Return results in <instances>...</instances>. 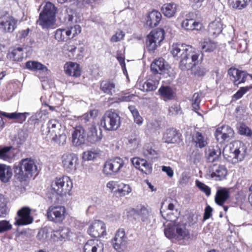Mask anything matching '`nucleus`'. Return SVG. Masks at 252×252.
Here are the masks:
<instances>
[{
	"label": "nucleus",
	"mask_w": 252,
	"mask_h": 252,
	"mask_svg": "<svg viewBox=\"0 0 252 252\" xmlns=\"http://www.w3.org/2000/svg\"><path fill=\"white\" fill-rule=\"evenodd\" d=\"M6 214V200L3 195L0 194V217H4Z\"/></svg>",
	"instance_id": "51"
},
{
	"label": "nucleus",
	"mask_w": 252,
	"mask_h": 252,
	"mask_svg": "<svg viewBox=\"0 0 252 252\" xmlns=\"http://www.w3.org/2000/svg\"><path fill=\"white\" fill-rule=\"evenodd\" d=\"M87 135L89 141L92 144H95L100 142L102 139V130L100 127L92 126L89 128Z\"/></svg>",
	"instance_id": "24"
},
{
	"label": "nucleus",
	"mask_w": 252,
	"mask_h": 252,
	"mask_svg": "<svg viewBox=\"0 0 252 252\" xmlns=\"http://www.w3.org/2000/svg\"><path fill=\"white\" fill-rule=\"evenodd\" d=\"M169 111L172 115H178L182 113L181 107L177 104L170 107L169 109Z\"/></svg>",
	"instance_id": "61"
},
{
	"label": "nucleus",
	"mask_w": 252,
	"mask_h": 252,
	"mask_svg": "<svg viewBox=\"0 0 252 252\" xmlns=\"http://www.w3.org/2000/svg\"><path fill=\"white\" fill-rule=\"evenodd\" d=\"M158 84V80L149 79L145 82H140L139 88L143 92H147L156 90Z\"/></svg>",
	"instance_id": "29"
},
{
	"label": "nucleus",
	"mask_w": 252,
	"mask_h": 252,
	"mask_svg": "<svg viewBox=\"0 0 252 252\" xmlns=\"http://www.w3.org/2000/svg\"><path fill=\"white\" fill-rule=\"evenodd\" d=\"M240 133L241 134L251 136L252 135V131L245 125L241 126L239 128Z\"/></svg>",
	"instance_id": "62"
},
{
	"label": "nucleus",
	"mask_w": 252,
	"mask_h": 252,
	"mask_svg": "<svg viewBox=\"0 0 252 252\" xmlns=\"http://www.w3.org/2000/svg\"><path fill=\"white\" fill-rule=\"evenodd\" d=\"M228 1L233 8L241 10L248 5L250 0H228Z\"/></svg>",
	"instance_id": "47"
},
{
	"label": "nucleus",
	"mask_w": 252,
	"mask_h": 252,
	"mask_svg": "<svg viewBox=\"0 0 252 252\" xmlns=\"http://www.w3.org/2000/svg\"><path fill=\"white\" fill-rule=\"evenodd\" d=\"M11 146L4 147L0 148V160L9 162L14 158L15 155L12 151Z\"/></svg>",
	"instance_id": "38"
},
{
	"label": "nucleus",
	"mask_w": 252,
	"mask_h": 252,
	"mask_svg": "<svg viewBox=\"0 0 252 252\" xmlns=\"http://www.w3.org/2000/svg\"><path fill=\"white\" fill-rule=\"evenodd\" d=\"M66 209L63 206H51L47 210L48 219L53 222L61 223L65 219Z\"/></svg>",
	"instance_id": "12"
},
{
	"label": "nucleus",
	"mask_w": 252,
	"mask_h": 252,
	"mask_svg": "<svg viewBox=\"0 0 252 252\" xmlns=\"http://www.w3.org/2000/svg\"><path fill=\"white\" fill-rule=\"evenodd\" d=\"M128 109L132 115L134 122L138 125H142L143 123V118L140 115L138 111L135 107L133 105H130L128 107Z\"/></svg>",
	"instance_id": "49"
},
{
	"label": "nucleus",
	"mask_w": 252,
	"mask_h": 252,
	"mask_svg": "<svg viewBox=\"0 0 252 252\" xmlns=\"http://www.w3.org/2000/svg\"><path fill=\"white\" fill-rule=\"evenodd\" d=\"M141 162H142V164H141L139 170L146 174H151L152 171V165L143 158Z\"/></svg>",
	"instance_id": "50"
},
{
	"label": "nucleus",
	"mask_w": 252,
	"mask_h": 252,
	"mask_svg": "<svg viewBox=\"0 0 252 252\" xmlns=\"http://www.w3.org/2000/svg\"><path fill=\"white\" fill-rule=\"evenodd\" d=\"M225 26L220 18H217L208 26V32L211 36L216 37L222 32Z\"/></svg>",
	"instance_id": "25"
},
{
	"label": "nucleus",
	"mask_w": 252,
	"mask_h": 252,
	"mask_svg": "<svg viewBox=\"0 0 252 252\" xmlns=\"http://www.w3.org/2000/svg\"><path fill=\"white\" fill-rule=\"evenodd\" d=\"M158 92L162 98L165 100L171 99L175 96L174 91L168 86L160 87L158 90Z\"/></svg>",
	"instance_id": "45"
},
{
	"label": "nucleus",
	"mask_w": 252,
	"mask_h": 252,
	"mask_svg": "<svg viewBox=\"0 0 252 252\" xmlns=\"http://www.w3.org/2000/svg\"><path fill=\"white\" fill-rule=\"evenodd\" d=\"M63 166L67 172L74 174L76 172L79 165L78 158L76 154L66 152L61 157Z\"/></svg>",
	"instance_id": "9"
},
{
	"label": "nucleus",
	"mask_w": 252,
	"mask_h": 252,
	"mask_svg": "<svg viewBox=\"0 0 252 252\" xmlns=\"http://www.w3.org/2000/svg\"><path fill=\"white\" fill-rule=\"evenodd\" d=\"M86 139L85 130L81 127H76L72 133V143L75 146H79L85 143Z\"/></svg>",
	"instance_id": "22"
},
{
	"label": "nucleus",
	"mask_w": 252,
	"mask_h": 252,
	"mask_svg": "<svg viewBox=\"0 0 252 252\" xmlns=\"http://www.w3.org/2000/svg\"><path fill=\"white\" fill-rule=\"evenodd\" d=\"M132 191L129 185L123 183H119L117 189L115 190V194L118 197H123L128 195Z\"/></svg>",
	"instance_id": "43"
},
{
	"label": "nucleus",
	"mask_w": 252,
	"mask_h": 252,
	"mask_svg": "<svg viewBox=\"0 0 252 252\" xmlns=\"http://www.w3.org/2000/svg\"><path fill=\"white\" fill-rule=\"evenodd\" d=\"M247 148L240 141H235L226 145L223 150L224 158L230 162L236 163L242 161L246 155Z\"/></svg>",
	"instance_id": "2"
},
{
	"label": "nucleus",
	"mask_w": 252,
	"mask_h": 252,
	"mask_svg": "<svg viewBox=\"0 0 252 252\" xmlns=\"http://www.w3.org/2000/svg\"><path fill=\"white\" fill-rule=\"evenodd\" d=\"M56 13V9L54 5L51 2H46L40 13L37 23L43 29L50 27L55 22Z\"/></svg>",
	"instance_id": "5"
},
{
	"label": "nucleus",
	"mask_w": 252,
	"mask_h": 252,
	"mask_svg": "<svg viewBox=\"0 0 252 252\" xmlns=\"http://www.w3.org/2000/svg\"><path fill=\"white\" fill-rule=\"evenodd\" d=\"M192 14V13H189L188 17L190 18V19H186L182 22L181 26L183 29L186 30H194L200 29L201 24L199 22H196L193 20L191 16Z\"/></svg>",
	"instance_id": "33"
},
{
	"label": "nucleus",
	"mask_w": 252,
	"mask_h": 252,
	"mask_svg": "<svg viewBox=\"0 0 252 252\" xmlns=\"http://www.w3.org/2000/svg\"><path fill=\"white\" fill-rule=\"evenodd\" d=\"M103 243L97 240H88L84 246V252H103Z\"/></svg>",
	"instance_id": "23"
},
{
	"label": "nucleus",
	"mask_w": 252,
	"mask_h": 252,
	"mask_svg": "<svg viewBox=\"0 0 252 252\" xmlns=\"http://www.w3.org/2000/svg\"><path fill=\"white\" fill-rule=\"evenodd\" d=\"M142 153L145 157L150 160H153L158 157V153L153 148L152 143H147L144 145Z\"/></svg>",
	"instance_id": "39"
},
{
	"label": "nucleus",
	"mask_w": 252,
	"mask_h": 252,
	"mask_svg": "<svg viewBox=\"0 0 252 252\" xmlns=\"http://www.w3.org/2000/svg\"><path fill=\"white\" fill-rule=\"evenodd\" d=\"M100 124L107 130H115L120 126L121 118L115 112L107 111L103 116Z\"/></svg>",
	"instance_id": "8"
},
{
	"label": "nucleus",
	"mask_w": 252,
	"mask_h": 252,
	"mask_svg": "<svg viewBox=\"0 0 252 252\" xmlns=\"http://www.w3.org/2000/svg\"><path fill=\"white\" fill-rule=\"evenodd\" d=\"M66 30H68L70 32V38H73L79 33L81 31V27L79 25H75L73 27L66 28Z\"/></svg>",
	"instance_id": "58"
},
{
	"label": "nucleus",
	"mask_w": 252,
	"mask_h": 252,
	"mask_svg": "<svg viewBox=\"0 0 252 252\" xmlns=\"http://www.w3.org/2000/svg\"><path fill=\"white\" fill-rule=\"evenodd\" d=\"M0 114L1 115H2L9 119L16 120L19 123H22L25 121L27 116L30 115V113L28 112H14L8 113L4 112H0Z\"/></svg>",
	"instance_id": "35"
},
{
	"label": "nucleus",
	"mask_w": 252,
	"mask_h": 252,
	"mask_svg": "<svg viewBox=\"0 0 252 252\" xmlns=\"http://www.w3.org/2000/svg\"><path fill=\"white\" fill-rule=\"evenodd\" d=\"M65 21L68 24H74L79 23L81 20V16L75 11L71 9H67L66 10Z\"/></svg>",
	"instance_id": "36"
},
{
	"label": "nucleus",
	"mask_w": 252,
	"mask_h": 252,
	"mask_svg": "<svg viewBox=\"0 0 252 252\" xmlns=\"http://www.w3.org/2000/svg\"><path fill=\"white\" fill-rule=\"evenodd\" d=\"M161 17V14L157 10H153L149 14L146 24L151 28L156 27L159 24Z\"/></svg>",
	"instance_id": "32"
},
{
	"label": "nucleus",
	"mask_w": 252,
	"mask_h": 252,
	"mask_svg": "<svg viewBox=\"0 0 252 252\" xmlns=\"http://www.w3.org/2000/svg\"><path fill=\"white\" fill-rule=\"evenodd\" d=\"M193 141L196 143V146L199 148H202L207 144V141L204 136L200 132L195 133L193 136Z\"/></svg>",
	"instance_id": "48"
},
{
	"label": "nucleus",
	"mask_w": 252,
	"mask_h": 252,
	"mask_svg": "<svg viewBox=\"0 0 252 252\" xmlns=\"http://www.w3.org/2000/svg\"><path fill=\"white\" fill-rule=\"evenodd\" d=\"M125 160L120 157L107 159L103 165V172L107 176L117 174L125 166Z\"/></svg>",
	"instance_id": "6"
},
{
	"label": "nucleus",
	"mask_w": 252,
	"mask_h": 252,
	"mask_svg": "<svg viewBox=\"0 0 252 252\" xmlns=\"http://www.w3.org/2000/svg\"><path fill=\"white\" fill-rule=\"evenodd\" d=\"M200 45L203 52H212L216 49L218 46V43L209 38H207L204 39V40L200 42Z\"/></svg>",
	"instance_id": "37"
},
{
	"label": "nucleus",
	"mask_w": 252,
	"mask_h": 252,
	"mask_svg": "<svg viewBox=\"0 0 252 252\" xmlns=\"http://www.w3.org/2000/svg\"><path fill=\"white\" fill-rule=\"evenodd\" d=\"M135 97L134 94H125L124 95L120 96L116 98L117 102H129L132 101Z\"/></svg>",
	"instance_id": "56"
},
{
	"label": "nucleus",
	"mask_w": 252,
	"mask_h": 252,
	"mask_svg": "<svg viewBox=\"0 0 252 252\" xmlns=\"http://www.w3.org/2000/svg\"><path fill=\"white\" fill-rule=\"evenodd\" d=\"M114 248L118 252L125 251L126 248L127 241L125 231L123 229H119L116 232L112 240Z\"/></svg>",
	"instance_id": "15"
},
{
	"label": "nucleus",
	"mask_w": 252,
	"mask_h": 252,
	"mask_svg": "<svg viewBox=\"0 0 252 252\" xmlns=\"http://www.w3.org/2000/svg\"><path fill=\"white\" fill-rule=\"evenodd\" d=\"M96 153L92 151H87L84 152L83 155V158L85 160H91L96 157Z\"/></svg>",
	"instance_id": "59"
},
{
	"label": "nucleus",
	"mask_w": 252,
	"mask_h": 252,
	"mask_svg": "<svg viewBox=\"0 0 252 252\" xmlns=\"http://www.w3.org/2000/svg\"><path fill=\"white\" fill-rule=\"evenodd\" d=\"M125 33L122 31L117 32L114 35H113L110 41L112 42H117L121 41L124 38Z\"/></svg>",
	"instance_id": "60"
},
{
	"label": "nucleus",
	"mask_w": 252,
	"mask_h": 252,
	"mask_svg": "<svg viewBox=\"0 0 252 252\" xmlns=\"http://www.w3.org/2000/svg\"><path fill=\"white\" fill-rule=\"evenodd\" d=\"M63 49L65 51H67L70 52L72 55H73V53L75 52L76 49V47L74 44H71L70 43H68L63 45Z\"/></svg>",
	"instance_id": "63"
},
{
	"label": "nucleus",
	"mask_w": 252,
	"mask_h": 252,
	"mask_svg": "<svg viewBox=\"0 0 252 252\" xmlns=\"http://www.w3.org/2000/svg\"><path fill=\"white\" fill-rule=\"evenodd\" d=\"M164 38V31L161 29L152 31L146 40L147 47L149 51H154Z\"/></svg>",
	"instance_id": "10"
},
{
	"label": "nucleus",
	"mask_w": 252,
	"mask_h": 252,
	"mask_svg": "<svg viewBox=\"0 0 252 252\" xmlns=\"http://www.w3.org/2000/svg\"><path fill=\"white\" fill-rule=\"evenodd\" d=\"M65 73L71 76L79 77L81 75V70L79 64L76 63L69 62L64 65Z\"/></svg>",
	"instance_id": "27"
},
{
	"label": "nucleus",
	"mask_w": 252,
	"mask_h": 252,
	"mask_svg": "<svg viewBox=\"0 0 252 252\" xmlns=\"http://www.w3.org/2000/svg\"><path fill=\"white\" fill-rule=\"evenodd\" d=\"M73 187L71 179L67 176L56 178L51 184V188L60 195H64L68 193Z\"/></svg>",
	"instance_id": "7"
},
{
	"label": "nucleus",
	"mask_w": 252,
	"mask_h": 252,
	"mask_svg": "<svg viewBox=\"0 0 252 252\" xmlns=\"http://www.w3.org/2000/svg\"><path fill=\"white\" fill-rule=\"evenodd\" d=\"M115 87L113 82L107 80L103 81L100 84L101 90L104 93L110 95L115 93Z\"/></svg>",
	"instance_id": "44"
},
{
	"label": "nucleus",
	"mask_w": 252,
	"mask_h": 252,
	"mask_svg": "<svg viewBox=\"0 0 252 252\" xmlns=\"http://www.w3.org/2000/svg\"><path fill=\"white\" fill-rule=\"evenodd\" d=\"M12 176V171L9 166L0 164V180L4 183L7 182Z\"/></svg>",
	"instance_id": "40"
},
{
	"label": "nucleus",
	"mask_w": 252,
	"mask_h": 252,
	"mask_svg": "<svg viewBox=\"0 0 252 252\" xmlns=\"http://www.w3.org/2000/svg\"><path fill=\"white\" fill-rule=\"evenodd\" d=\"M134 219H140L141 224L146 228L149 227L152 225L153 217L150 210L144 206H140L132 210Z\"/></svg>",
	"instance_id": "11"
},
{
	"label": "nucleus",
	"mask_w": 252,
	"mask_h": 252,
	"mask_svg": "<svg viewBox=\"0 0 252 252\" xmlns=\"http://www.w3.org/2000/svg\"><path fill=\"white\" fill-rule=\"evenodd\" d=\"M88 233L93 237L97 238L106 234V228L104 222L100 220L94 221L88 230Z\"/></svg>",
	"instance_id": "19"
},
{
	"label": "nucleus",
	"mask_w": 252,
	"mask_h": 252,
	"mask_svg": "<svg viewBox=\"0 0 252 252\" xmlns=\"http://www.w3.org/2000/svg\"><path fill=\"white\" fill-rule=\"evenodd\" d=\"M12 228V225L6 220L0 221V233L10 230Z\"/></svg>",
	"instance_id": "57"
},
{
	"label": "nucleus",
	"mask_w": 252,
	"mask_h": 252,
	"mask_svg": "<svg viewBox=\"0 0 252 252\" xmlns=\"http://www.w3.org/2000/svg\"><path fill=\"white\" fill-rule=\"evenodd\" d=\"M31 209L28 207L21 208L17 212L15 224L17 225H26L32 223L33 218L31 215Z\"/></svg>",
	"instance_id": "14"
},
{
	"label": "nucleus",
	"mask_w": 252,
	"mask_h": 252,
	"mask_svg": "<svg viewBox=\"0 0 252 252\" xmlns=\"http://www.w3.org/2000/svg\"><path fill=\"white\" fill-rule=\"evenodd\" d=\"M178 6L175 3H168L164 4L161 10L164 16L167 18H172L175 16L177 12Z\"/></svg>",
	"instance_id": "31"
},
{
	"label": "nucleus",
	"mask_w": 252,
	"mask_h": 252,
	"mask_svg": "<svg viewBox=\"0 0 252 252\" xmlns=\"http://www.w3.org/2000/svg\"><path fill=\"white\" fill-rule=\"evenodd\" d=\"M142 158H134L131 159V162L136 168L139 170L141 164H142Z\"/></svg>",
	"instance_id": "64"
},
{
	"label": "nucleus",
	"mask_w": 252,
	"mask_h": 252,
	"mask_svg": "<svg viewBox=\"0 0 252 252\" xmlns=\"http://www.w3.org/2000/svg\"><path fill=\"white\" fill-rule=\"evenodd\" d=\"M50 236V233L47 228L44 227L41 229L37 235L38 239L41 241L44 242L48 240Z\"/></svg>",
	"instance_id": "52"
},
{
	"label": "nucleus",
	"mask_w": 252,
	"mask_h": 252,
	"mask_svg": "<svg viewBox=\"0 0 252 252\" xmlns=\"http://www.w3.org/2000/svg\"><path fill=\"white\" fill-rule=\"evenodd\" d=\"M180 139V136L174 128H169L166 130L163 136V140L167 143H175Z\"/></svg>",
	"instance_id": "30"
},
{
	"label": "nucleus",
	"mask_w": 252,
	"mask_h": 252,
	"mask_svg": "<svg viewBox=\"0 0 252 252\" xmlns=\"http://www.w3.org/2000/svg\"><path fill=\"white\" fill-rule=\"evenodd\" d=\"M234 131L228 126L218 127L215 133L217 140L220 143L228 142L234 137Z\"/></svg>",
	"instance_id": "17"
},
{
	"label": "nucleus",
	"mask_w": 252,
	"mask_h": 252,
	"mask_svg": "<svg viewBox=\"0 0 252 252\" xmlns=\"http://www.w3.org/2000/svg\"><path fill=\"white\" fill-rule=\"evenodd\" d=\"M165 236L172 240L185 242L190 239V234L186 225L183 223L166 224L164 229Z\"/></svg>",
	"instance_id": "3"
},
{
	"label": "nucleus",
	"mask_w": 252,
	"mask_h": 252,
	"mask_svg": "<svg viewBox=\"0 0 252 252\" xmlns=\"http://www.w3.org/2000/svg\"><path fill=\"white\" fill-rule=\"evenodd\" d=\"M220 154L221 151L218 147H210L206 152V157L209 162L217 160Z\"/></svg>",
	"instance_id": "42"
},
{
	"label": "nucleus",
	"mask_w": 252,
	"mask_h": 252,
	"mask_svg": "<svg viewBox=\"0 0 252 252\" xmlns=\"http://www.w3.org/2000/svg\"><path fill=\"white\" fill-rule=\"evenodd\" d=\"M160 213L165 220L170 222L167 224H173V225H176L177 223H175V221L177 219V215H174L172 212H166V211H165L163 205L160 209Z\"/></svg>",
	"instance_id": "46"
},
{
	"label": "nucleus",
	"mask_w": 252,
	"mask_h": 252,
	"mask_svg": "<svg viewBox=\"0 0 252 252\" xmlns=\"http://www.w3.org/2000/svg\"><path fill=\"white\" fill-rule=\"evenodd\" d=\"M193 47L185 44H173L171 47V53L174 58L178 60L182 59L187 56L193 49Z\"/></svg>",
	"instance_id": "16"
},
{
	"label": "nucleus",
	"mask_w": 252,
	"mask_h": 252,
	"mask_svg": "<svg viewBox=\"0 0 252 252\" xmlns=\"http://www.w3.org/2000/svg\"><path fill=\"white\" fill-rule=\"evenodd\" d=\"M228 74L231 77V79L236 85L245 82L248 77L250 79L252 78L251 74L247 73L246 71L239 70L236 68L229 69Z\"/></svg>",
	"instance_id": "20"
},
{
	"label": "nucleus",
	"mask_w": 252,
	"mask_h": 252,
	"mask_svg": "<svg viewBox=\"0 0 252 252\" xmlns=\"http://www.w3.org/2000/svg\"><path fill=\"white\" fill-rule=\"evenodd\" d=\"M227 169L223 165L213 164L209 168V174L211 178L216 181L224 179L227 175Z\"/></svg>",
	"instance_id": "18"
},
{
	"label": "nucleus",
	"mask_w": 252,
	"mask_h": 252,
	"mask_svg": "<svg viewBox=\"0 0 252 252\" xmlns=\"http://www.w3.org/2000/svg\"><path fill=\"white\" fill-rule=\"evenodd\" d=\"M14 169L15 176L22 181L32 177L36 172L37 167L33 159L27 158L22 159Z\"/></svg>",
	"instance_id": "4"
},
{
	"label": "nucleus",
	"mask_w": 252,
	"mask_h": 252,
	"mask_svg": "<svg viewBox=\"0 0 252 252\" xmlns=\"http://www.w3.org/2000/svg\"><path fill=\"white\" fill-rule=\"evenodd\" d=\"M16 27V20L7 15L0 18V29L5 32H12Z\"/></svg>",
	"instance_id": "21"
},
{
	"label": "nucleus",
	"mask_w": 252,
	"mask_h": 252,
	"mask_svg": "<svg viewBox=\"0 0 252 252\" xmlns=\"http://www.w3.org/2000/svg\"><path fill=\"white\" fill-rule=\"evenodd\" d=\"M42 134L45 138H50L60 145H64L66 142V136L64 133V128L57 119L50 120L47 127H42Z\"/></svg>",
	"instance_id": "1"
},
{
	"label": "nucleus",
	"mask_w": 252,
	"mask_h": 252,
	"mask_svg": "<svg viewBox=\"0 0 252 252\" xmlns=\"http://www.w3.org/2000/svg\"><path fill=\"white\" fill-rule=\"evenodd\" d=\"M199 54L194 49L187 54L185 58H183L180 62L179 67L182 70H187L192 69L198 63Z\"/></svg>",
	"instance_id": "13"
},
{
	"label": "nucleus",
	"mask_w": 252,
	"mask_h": 252,
	"mask_svg": "<svg viewBox=\"0 0 252 252\" xmlns=\"http://www.w3.org/2000/svg\"><path fill=\"white\" fill-rule=\"evenodd\" d=\"M196 186L200 189V190L204 192L207 196H209L211 194V189L204 183L196 180L195 182Z\"/></svg>",
	"instance_id": "55"
},
{
	"label": "nucleus",
	"mask_w": 252,
	"mask_h": 252,
	"mask_svg": "<svg viewBox=\"0 0 252 252\" xmlns=\"http://www.w3.org/2000/svg\"><path fill=\"white\" fill-rule=\"evenodd\" d=\"M26 67L27 69L32 71H39L43 73L44 75H47L48 73V68L41 63L35 61H29L26 63Z\"/></svg>",
	"instance_id": "28"
},
{
	"label": "nucleus",
	"mask_w": 252,
	"mask_h": 252,
	"mask_svg": "<svg viewBox=\"0 0 252 252\" xmlns=\"http://www.w3.org/2000/svg\"><path fill=\"white\" fill-rule=\"evenodd\" d=\"M151 68L155 73L162 74L168 70V64L163 59L159 58L152 63Z\"/></svg>",
	"instance_id": "26"
},
{
	"label": "nucleus",
	"mask_w": 252,
	"mask_h": 252,
	"mask_svg": "<svg viewBox=\"0 0 252 252\" xmlns=\"http://www.w3.org/2000/svg\"><path fill=\"white\" fill-rule=\"evenodd\" d=\"M97 115V111L93 110L89 112L84 114L81 117V121L83 123H87L91 118H95Z\"/></svg>",
	"instance_id": "53"
},
{
	"label": "nucleus",
	"mask_w": 252,
	"mask_h": 252,
	"mask_svg": "<svg viewBox=\"0 0 252 252\" xmlns=\"http://www.w3.org/2000/svg\"><path fill=\"white\" fill-rule=\"evenodd\" d=\"M55 39L58 42H64L70 38V32L65 29L60 28L54 32Z\"/></svg>",
	"instance_id": "41"
},
{
	"label": "nucleus",
	"mask_w": 252,
	"mask_h": 252,
	"mask_svg": "<svg viewBox=\"0 0 252 252\" xmlns=\"http://www.w3.org/2000/svg\"><path fill=\"white\" fill-rule=\"evenodd\" d=\"M229 197V190L225 188H223L218 190L215 200L218 205L222 206Z\"/></svg>",
	"instance_id": "34"
},
{
	"label": "nucleus",
	"mask_w": 252,
	"mask_h": 252,
	"mask_svg": "<svg viewBox=\"0 0 252 252\" xmlns=\"http://www.w3.org/2000/svg\"><path fill=\"white\" fill-rule=\"evenodd\" d=\"M62 241L65 239H72L73 234L68 228H60Z\"/></svg>",
	"instance_id": "54"
}]
</instances>
